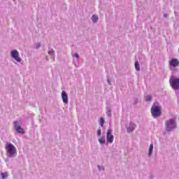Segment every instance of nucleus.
I'll list each match as a JSON object with an SVG mask.
<instances>
[{"instance_id":"aec40b11","label":"nucleus","mask_w":179,"mask_h":179,"mask_svg":"<svg viewBox=\"0 0 179 179\" xmlns=\"http://www.w3.org/2000/svg\"><path fill=\"white\" fill-rule=\"evenodd\" d=\"M128 131H129V128H128Z\"/></svg>"},{"instance_id":"423d86ee","label":"nucleus","mask_w":179,"mask_h":179,"mask_svg":"<svg viewBox=\"0 0 179 179\" xmlns=\"http://www.w3.org/2000/svg\"><path fill=\"white\" fill-rule=\"evenodd\" d=\"M173 128H176V122L174 120L171 119L166 122V129L171 131Z\"/></svg>"},{"instance_id":"7ed1b4c3","label":"nucleus","mask_w":179,"mask_h":179,"mask_svg":"<svg viewBox=\"0 0 179 179\" xmlns=\"http://www.w3.org/2000/svg\"><path fill=\"white\" fill-rule=\"evenodd\" d=\"M169 83L173 90H178L179 89V78H170Z\"/></svg>"},{"instance_id":"20e7f679","label":"nucleus","mask_w":179,"mask_h":179,"mask_svg":"<svg viewBox=\"0 0 179 179\" xmlns=\"http://www.w3.org/2000/svg\"><path fill=\"white\" fill-rule=\"evenodd\" d=\"M107 143H113L114 142V135H113V131L108 130L106 134Z\"/></svg>"},{"instance_id":"f257e3e1","label":"nucleus","mask_w":179,"mask_h":179,"mask_svg":"<svg viewBox=\"0 0 179 179\" xmlns=\"http://www.w3.org/2000/svg\"><path fill=\"white\" fill-rule=\"evenodd\" d=\"M6 150L7 153L10 155V157H13L16 155V148L13 146L12 143H7L6 145Z\"/></svg>"},{"instance_id":"dca6fc26","label":"nucleus","mask_w":179,"mask_h":179,"mask_svg":"<svg viewBox=\"0 0 179 179\" xmlns=\"http://www.w3.org/2000/svg\"><path fill=\"white\" fill-rule=\"evenodd\" d=\"M150 100H152V96L150 95L145 97V101H150Z\"/></svg>"},{"instance_id":"4468645a","label":"nucleus","mask_w":179,"mask_h":179,"mask_svg":"<svg viewBox=\"0 0 179 179\" xmlns=\"http://www.w3.org/2000/svg\"><path fill=\"white\" fill-rule=\"evenodd\" d=\"M99 143H101V145H103V143H104L106 142V140L104 139V138H101L99 139Z\"/></svg>"},{"instance_id":"9b49d317","label":"nucleus","mask_w":179,"mask_h":179,"mask_svg":"<svg viewBox=\"0 0 179 179\" xmlns=\"http://www.w3.org/2000/svg\"><path fill=\"white\" fill-rule=\"evenodd\" d=\"M135 69H136V71H141L139 62H135Z\"/></svg>"},{"instance_id":"a211bd4d","label":"nucleus","mask_w":179,"mask_h":179,"mask_svg":"<svg viewBox=\"0 0 179 179\" xmlns=\"http://www.w3.org/2000/svg\"><path fill=\"white\" fill-rule=\"evenodd\" d=\"M74 57H76V58H79V55L75 54V55H74Z\"/></svg>"},{"instance_id":"39448f33","label":"nucleus","mask_w":179,"mask_h":179,"mask_svg":"<svg viewBox=\"0 0 179 179\" xmlns=\"http://www.w3.org/2000/svg\"><path fill=\"white\" fill-rule=\"evenodd\" d=\"M12 58L15 59L17 62H21L22 58L19 57V52L16 50H13L10 52Z\"/></svg>"},{"instance_id":"0eeeda50","label":"nucleus","mask_w":179,"mask_h":179,"mask_svg":"<svg viewBox=\"0 0 179 179\" xmlns=\"http://www.w3.org/2000/svg\"><path fill=\"white\" fill-rule=\"evenodd\" d=\"M14 125L18 134H22V135H24V130H23L20 125H17V122H14Z\"/></svg>"},{"instance_id":"ddd939ff","label":"nucleus","mask_w":179,"mask_h":179,"mask_svg":"<svg viewBox=\"0 0 179 179\" xmlns=\"http://www.w3.org/2000/svg\"><path fill=\"white\" fill-rule=\"evenodd\" d=\"M6 177H8V172H5V173H1V178H2V179L6 178Z\"/></svg>"},{"instance_id":"f03ea898","label":"nucleus","mask_w":179,"mask_h":179,"mask_svg":"<svg viewBox=\"0 0 179 179\" xmlns=\"http://www.w3.org/2000/svg\"><path fill=\"white\" fill-rule=\"evenodd\" d=\"M151 113L152 117H160L162 114L160 106H159V105L152 106Z\"/></svg>"},{"instance_id":"f8f14e48","label":"nucleus","mask_w":179,"mask_h":179,"mask_svg":"<svg viewBox=\"0 0 179 179\" xmlns=\"http://www.w3.org/2000/svg\"><path fill=\"white\" fill-rule=\"evenodd\" d=\"M152 152H153V143H151L150 145V149H149V155H152Z\"/></svg>"},{"instance_id":"6ab92c4d","label":"nucleus","mask_w":179,"mask_h":179,"mask_svg":"<svg viewBox=\"0 0 179 179\" xmlns=\"http://www.w3.org/2000/svg\"><path fill=\"white\" fill-rule=\"evenodd\" d=\"M108 83H109V85H110V80H108Z\"/></svg>"},{"instance_id":"2eb2a0df","label":"nucleus","mask_w":179,"mask_h":179,"mask_svg":"<svg viewBox=\"0 0 179 179\" xmlns=\"http://www.w3.org/2000/svg\"><path fill=\"white\" fill-rule=\"evenodd\" d=\"M99 124L101 125V127H103V125H104V119L103 117L100 119Z\"/></svg>"},{"instance_id":"1a4fd4ad","label":"nucleus","mask_w":179,"mask_h":179,"mask_svg":"<svg viewBox=\"0 0 179 179\" xmlns=\"http://www.w3.org/2000/svg\"><path fill=\"white\" fill-rule=\"evenodd\" d=\"M62 99L64 104H68V94L65 91H62Z\"/></svg>"},{"instance_id":"6e6552de","label":"nucleus","mask_w":179,"mask_h":179,"mask_svg":"<svg viewBox=\"0 0 179 179\" xmlns=\"http://www.w3.org/2000/svg\"><path fill=\"white\" fill-rule=\"evenodd\" d=\"M169 65L171 66H173V68H176L177 66H178L179 65V61L177 59H172L170 62H169Z\"/></svg>"},{"instance_id":"f3484780","label":"nucleus","mask_w":179,"mask_h":179,"mask_svg":"<svg viewBox=\"0 0 179 179\" xmlns=\"http://www.w3.org/2000/svg\"><path fill=\"white\" fill-rule=\"evenodd\" d=\"M97 135H98L99 136H100V135H101V130H98V131H97Z\"/></svg>"},{"instance_id":"9d476101","label":"nucleus","mask_w":179,"mask_h":179,"mask_svg":"<svg viewBox=\"0 0 179 179\" xmlns=\"http://www.w3.org/2000/svg\"><path fill=\"white\" fill-rule=\"evenodd\" d=\"M92 22H96L99 20V17L97 15H92Z\"/></svg>"}]
</instances>
